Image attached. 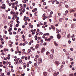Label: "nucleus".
Instances as JSON below:
<instances>
[{
  "label": "nucleus",
  "instance_id": "f3484780",
  "mask_svg": "<svg viewBox=\"0 0 76 76\" xmlns=\"http://www.w3.org/2000/svg\"><path fill=\"white\" fill-rule=\"evenodd\" d=\"M15 18H17V20H19V18L18 16L15 17Z\"/></svg>",
  "mask_w": 76,
  "mask_h": 76
},
{
  "label": "nucleus",
  "instance_id": "4be33fe9",
  "mask_svg": "<svg viewBox=\"0 0 76 76\" xmlns=\"http://www.w3.org/2000/svg\"><path fill=\"white\" fill-rule=\"evenodd\" d=\"M34 38H35V40L36 41H37V36H35L34 37Z\"/></svg>",
  "mask_w": 76,
  "mask_h": 76
},
{
  "label": "nucleus",
  "instance_id": "9d476101",
  "mask_svg": "<svg viewBox=\"0 0 76 76\" xmlns=\"http://www.w3.org/2000/svg\"><path fill=\"white\" fill-rule=\"evenodd\" d=\"M47 72H43V76H47Z\"/></svg>",
  "mask_w": 76,
  "mask_h": 76
},
{
  "label": "nucleus",
  "instance_id": "0eeeda50",
  "mask_svg": "<svg viewBox=\"0 0 76 76\" xmlns=\"http://www.w3.org/2000/svg\"><path fill=\"white\" fill-rule=\"evenodd\" d=\"M45 51V48H43L41 50V53H44V52Z\"/></svg>",
  "mask_w": 76,
  "mask_h": 76
},
{
  "label": "nucleus",
  "instance_id": "3c124183",
  "mask_svg": "<svg viewBox=\"0 0 76 76\" xmlns=\"http://www.w3.org/2000/svg\"><path fill=\"white\" fill-rule=\"evenodd\" d=\"M14 29L15 30V31H16V30H17V28L16 27H15L14 28Z\"/></svg>",
  "mask_w": 76,
  "mask_h": 76
},
{
  "label": "nucleus",
  "instance_id": "603ef678",
  "mask_svg": "<svg viewBox=\"0 0 76 76\" xmlns=\"http://www.w3.org/2000/svg\"><path fill=\"white\" fill-rule=\"evenodd\" d=\"M4 28H5V29H7V26H4Z\"/></svg>",
  "mask_w": 76,
  "mask_h": 76
},
{
  "label": "nucleus",
  "instance_id": "a211bd4d",
  "mask_svg": "<svg viewBox=\"0 0 76 76\" xmlns=\"http://www.w3.org/2000/svg\"><path fill=\"white\" fill-rule=\"evenodd\" d=\"M1 9H6V7H3H3L1 6Z\"/></svg>",
  "mask_w": 76,
  "mask_h": 76
},
{
  "label": "nucleus",
  "instance_id": "39448f33",
  "mask_svg": "<svg viewBox=\"0 0 76 76\" xmlns=\"http://www.w3.org/2000/svg\"><path fill=\"white\" fill-rule=\"evenodd\" d=\"M55 63L56 64L57 66H58V65L60 64V63L58 61H55Z\"/></svg>",
  "mask_w": 76,
  "mask_h": 76
},
{
  "label": "nucleus",
  "instance_id": "58836bf2",
  "mask_svg": "<svg viewBox=\"0 0 76 76\" xmlns=\"http://www.w3.org/2000/svg\"><path fill=\"white\" fill-rule=\"evenodd\" d=\"M25 26L24 25L22 26V28H25Z\"/></svg>",
  "mask_w": 76,
  "mask_h": 76
},
{
  "label": "nucleus",
  "instance_id": "37998d69",
  "mask_svg": "<svg viewBox=\"0 0 76 76\" xmlns=\"http://www.w3.org/2000/svg\"><path fill=\"white\" fill-rule=\"evenodd\" d=\"M68 42L69 44H70L71 43V41H70V40H69L68 41Z\"/></svg>",
  "mask_w": 76,
  "mask_h": 76
},
{
  "label": "nucleus",
  "instance_id": "72a5a7b5",
  "mask_svg": "<svg viewBox=\"0 0 76 76\" xmlns=\"http://www.w3.org/2000/svg\"><path fill=\"white\" fill-rule=\"evenodd\" d=\"M69 76H74L73 74H72L69 75Z\"/></svg>",
  "mask_w": 76,
  "mask_h": 76
},
{
  "label": "nucleus",
  "instance_id": "423d86ee",
  "mask_svg": "<svg viewBox=\"0 0 76 76\" xmlns=\"http://www.w3.org/2000/svg\"><path fill=\"white\" fill-rule=\"evenodd\" d=\"M38 60H39V63H42V59H41V58H39Z\"/></svg>",
  "mask_w": 76,
  "mask_h": 76
},
{
  "label": "nucleus",
  "instance_id": "5701e85b",
  "mask_svg": "<svg viewBox=\"0 0 76 76\" xmlns=\"http://www.w3.org/2000/svg\"><path fill=\"white\" fill-rule=\"evenodd\" d=\"M39 34L40 35H42L43 34V33L42 32H40L39 33Z\"/></svg>",
  "mask_w": 76,
  "mask_h": 76
},
{
  "label": "nucleus",
  "instance_id": "a18cd8bd",
  "mask_svg": "<svg viewBox=\"0 0 76 76\" xmlns=\"http://www.w3.org/2000/svg\"><path fill=\"white\" fill-rule=\"evenodd\" d=\"M20 30H21V29H20V28H18V32H20Z\"/></svg>",
  "mask_w": 76,
  "mask_h": 76
},
{
  "label": "nucleus",
  "instance_id": "393cba45",
  "mask_svg": "<svg viewBox=\"0 0 76 76\" xmlns=\"http://www.w3.org/2000/svg\"><path fill=\"white\" fill-rule=\"evenodd\" d=\"M25 12V10L23 9L22 11V12H23V13Z\"/></svg>",
  "mask_w": 76,
  "mask_h": 76
},
{
  "label": "nucleus",
  "instance_id": "6e6d98bb",
  "mask_svg": "<svg viewBox=\"0 0 76 76\" xmlns=\"http://www.w3.org/2000/svg\"><path fill=\"white\" fill-rule=\"evenodd\" d=\"M33 40H31L30 42L31 43H33Z\"/></svg>",
  "mask_w": 76,
  "mask_h": 76
},
{
  "label": "nucleus",
  "instance_id": "20e7f679",
  "mask_svg": "<svg viewBox=\"0 0 76 76\" xmlns=\"http://www.w3.org/2000/svg\"><path fill=\"white\" fill-rule=\"evenodd\" d=\"M48 71L49 72H53V69L52 68H50L49 69Z\"/></svg>",
  "mask_w": 76,
  "mask_h": 76
},
{
  "label": "nucleus",
  "instance_id": "f8f14e48",
  "mask_svg": "<svg viewBox=\"0 0 76 76\" xmlns=\"http://www.w3.org/2000/svg\"><path fill=\"white\" fill-rule=\"evenodd\" d=\"M51 27H52L53 29V31H55V27L53 25H52L51 26Z\"/></svg>",
  "mask_w": 76,
  "mask_h": 76
},
{
  "label": "nucleus",
  "instance_id": "c9c22d12",
  "mask_svg": "<svg viewBox=\"0 0 76 76\" xmlns=\"http://www.w3.org/2000/svg\"><path fill=\"white\" fill-rule=\"evenodd\" d=\"M31 51V49H29L28 50V53H30Z\"/></svg>",
  "mask_w": 76,
  "mask_h": 76
},
{
  "label": "nucleus",
  "instance_id": "ea45409f",
  "mask_svg": "<svg viewBox=\"0 0 76 76\" xmlns=\"http://www.w3.org/2000/svg\"><path fill=\"white\" fill-rule=\"evenodd\" d=\"M15 26L16 27H18V26H19V24H16L15 25Z\"/></svg>",
  "mask_w": 76,
  "mask_h": 76
},
{
  "label": "nucleus",
  "instance_id": "c03bdc74",
  "mask_svg": "<svg viewBox=\"0 0 76 76\" xmlns=\"http://www.w3.org/2000/svg\"><path fill=\"white\" fill-rule=\"evenodd\" d=\"M3 63L4 64H5V63H6V62L4 61H3Z\"/></svg>",
  "mask_w": 76,
  "mask_h": 76
},
{
  "label": "nucleus",
  "instance_id": "7ed1b4c3",
  "mask_svg": "<svg viewBox=\"0 0 76 76\" xmlns=\"http://www.w3.org/2000/svg\"><path fill=\"white\" fill-rule=\"evenodd\" d=\"M76 8L71 9L70 13H71V12H73V13H74V12H75L76 11L75 10H76Z\"/></svg>",
  "mask_w": 76,
  "mask_h": 76
},
{
  "label": "nucleus",
  "instance_id": "4d7b16f0",
  "mask_svg": "<svg viewBox=\"0 0 76 76\" xmlns=\"http://www.w3.org/2000/svg\"><path fill=\"white\" fill-rule=\"evenodd\" d=\"M16 33L14 31L13 32V34H14V35H15V34Z\"/></svg>",
  "mask_w": 76,
  "mask_h": 76
},
{
  "label": "nucleus",
  "instance_id": "0e129e2a",
  "mask_svg": "<svg viewBox=\"0 0 76 76\" xmlns=\"http://www.w3.org/2000/svg\"><path fill=\"white\" fill-rule=\"evenodd\" d=\"M33 6H35V4L34 3H33Z\"/></svg>",
  "mask_w": 76,
  "mask_h": 76
},
{
  "label": "nucleus",
  "instance_id": "f03ea898",
  "mask_svg": "<svg viewBox=\"0 0 76 76\" xmlns=\"http://www.w3.org/2000/svg\"><path fill=\"white\" fill-rule=\"evenodd\" d=\"M57 37L58 39H60V38H61V36L60 34H58L57 35Z\"/></svg>",
  "mask_w": 76,
  "mask_h": 76
},
{
  "label": "nucleus",
  "instance_id": "49530a36",
  "mask_svg": "<svg viewBox=\"0 0 76 76\" xmlns=\"http://www.w3.org/2000/svg\"><path fill=\"white\" fill-rule=\"evenodd\" d=\"M10 75V72H8L7 73V75Z\"/></svg>",
  "mask_w": 76,
  "mask_h": 76
},
{
  "label": "nucleus",
  "instance_id": "7c9ffc66",
  "mask_svg": "<svg viewBox=\"0 0 76 76\" xmlns=\"http://www.w3.org/2000/svg\"><path fill=\"white\" fill-rule=\"evenodd\" d=\"M65 7L66 8H68V7H69V6H68V5H65Z\"/></svg>",
  "mask_w": 76,
  "mask_h": 76
},
{
  "label": "nucleus",
  "instance_id": "a878e982",
  "mask_svg": "<svg viewBox=\"0 0 76 76\" xmlns=\"http://www.w3.org/2000/svg\"><path fill=\"white\" fill-rule=\"evenodd\" d=\"M70 50L71 51H73V48H71Z\"/></svg>",
  "mask_w": 76,
  "mask_h": 76
},
{
  "label": "nucleus",
  "instance_id": "1a4fd4ad",
  "mask_svg": "<svg viewBox=\"0 0 76 76\" xmlns=\"http://www.w3.org/2000/svg\"><path fill=\"white\" fill-rule=\"evenodd\" d=\"M54 42L55 45V46H56V47H58V44H57V43L56 42V41H54Z\"/></svg>",
  "mask_w": 76,
  "mask_h": 76
},
{
  "label": "nucleus",
  "instance_id": "dca6fc26",
  "mask_svg": "<svg viewBox=\"0 0 76 76\" xmlns=\"http://www.w3.org/2000/svg\"><path fill=\"white\" fill-rule=\"evenodd\" d=\"M50 35V34H49V33H46V34H44V35H45V36H48Z\"/></svg>",
  "mask_w": 76,
  "mask_h": 76
},
{
  "label": "nucleus",
  "instance_id": "6ab92c4d",
  "mask_svg": "<svg viewBox=\"0 0 76 76\" xmlns=\"http://www.w3.org/2000/svg\"><path fill=\"white\" fill-rule=\"evenodd\" d=\"M66 34V32H64L63 33L62 35H63V36H65Z\"/></svg>",
  "mask_w": 76,
  "mask_h": 76
},
{
  "label": "nucleus",
  "instance_id": "f257e3e1",
  "mask_svg": "<svg viewBox=\"0 0 76 76\" xmlns=\"http://www.w3.org/2000/svg\"><path fill=\"white\" fill-rule=\"evenodd\" d=\"M59 75V72H54L53 74V76H57V75Z\"/></svg>",
  "mask_w": 76,
  "mask_h": 76
},
{
  "label": "nucleus",
  "instance_id": "6e6552de",
  "mask_svg": "<svg viewBox=\"0 0 76 76\" xmlns=\"http://www.w3.org/2000/svg\"><path fill=\"white\" fill-rule=\"evenodd\" d=\"M39 46V45L38 44H37L35 46V48H36V49H37L38 48V47Z\"/></svg>",
  "mask_w": 76,
  "mask_h": 76
},
{
  "label": "nucleus",
  "instance_id": "13d9d810",
  "mask_svg": "<svg viewBox=\"0 0 76 76\" xmlns=\"http://www.w3.org/2000/svg\"><path fill=\"white\" fill-rule=\"evenodd\" d=\"M22 37L23 38H24L25 37V36H24V35H22Z\"/></svg>",
  "mask_w": 76,
  "mask_h": 76
},
{
  "label": "nucleus",
  "instance_id": "de8ad7c7",
  "mask_svg": "<svg viewBox=\"0 0 76 76\" xmlns=\"http://www.w3.org/2000/svg\"><path fill=\"white\" fill-rule=\"evenodd\" d=\"M12 19H13V20H15V17H13H13L12 18Z\"/></svg>",
  "mask_w": 76,
  "mask_h": 76
},
{
  "label": "nucleus",
  "instance_id": "864d4df0",
  "mask_svg": "<svg viewBox=\"0 0 76 76\" xmlns=\"http://www.w3.org/2000/svg\"><path fill=\"white\" fill-rule=\"evenodd\" d=\"M11 51H12V52L14 51V50H13V49L12 48L11 49Z\"/></svg>",
  "mask_w": 76,
  "mask_h": 76
},
{
  "label": "nucleus",
  "instance_id": "680f3d73",
  "mask_svg": "<svg viewBox=\"0 0 76 76\" xmlns=\"http://www.w3.org/2000/svg\"><path fill=\"white\" fill-rule=\"evenodd\" d=\"M20 8L21 9V10H22V9H23V7H21Z\"/></svg>",
  "mask_w": 76,
  "mask_h": 76
},
{
  "label": "nucleus",
  "instance_id": "9b49d317",
  "mask_svg": "<svg viewBox=\"0 0 76 76\" xmlns=\"http://www.w3.org/2000/svg\"><path fill=\"white\" fill-rule=\"evenodd\" d=\"M64 21V19H63V18H60L59 19V22H63Z\"/></svg>",
  "mask_w": 76,
  "mask_h": 76
},
{
  "label": "nucleus",
  "instance_id": "aec40b11",
  "mask_svg": "<svg viewBox=\"0 0 76 76\" xmlns=\"http://www.w3.org/2000/svg\"><path fill=\"white\" fill-rule=\"evenodd\" d=\"M16 22L17 23H18V24L20 23V22L19 21V20H16Z\"/></svg>",
  "mask_w": 76,
  "mask_h": 76
},
{
  "label": "nucleus",
  "instance_id": "a19ab883",
  "mask_svg": "<svg viewBox=\"0 0 76 76\" xmlns=\"http://www.w3.org/2000/svg\"><path fill=\"white\" fill-rule=\"evenodd\" d=\"M74 15L75 17H76V12L74 13Z\"/></svg>",
  "mask_w": 76,
  "mask_h": 76
},
{
  "label": "nucleus",
  "instance_id": "c85d7f7f",
  "mask_svg": "<svg viewBox=\"0 0 76 76\" xmlns=\"http://www.w3.org/2000/svg\"><path fill=\"white\" fill-rule=\"evenodd\" d=\"M19 62H20V63H22V59L20 60Z\"/></svg>",
  "mask_w": 76,
  "mask_h": 76
},
{
  "label": "nucleus",
  "instance_id": "2f4dec72",
  "mask_svg": "<svg viewBox=\"0 0 76 76\" xmlns=\"http://www.w3.org/2000/svg\"><path fill=\"white\" fill-rule=\"evenodd\" d=\"M70 61H73V58H70Z\"/></svg>",
  "mask_w": 76,
  "mask_h": 76
},
{
  "label": "nucleus",
  "instance_id": "bb28decb",
  "mask_svg": "<svg viewBox=\"0 0 76 76\" xmlns=\"http://www.w3.org/2000/svg\"><path fill=\"white\" fill-rule=\"evenodd\" d=\"M20 16H22V15H23V12H21L20 14Z\"/></svg>",
  "mask_w": 76,
  "mask_h": 76
},
{
  "label": "nucleus",
  "instance_id": "79ce46f5",
  "mask_svg": "<svg viewBox=\"0 0 76 76\" xmlns=\"http://www.w3.org/2000/svg\"><path fill=\"white\" fill-rule=\"evenodd\" d=\"M8 63L9 65H11V62H8Z\"/></svg>",
  "mask_w": 76,
  "mask_h": 76
},
{
  "label": "nucleus",
  "instance_id": "e2e57ef3",
  "mask_svg": "<svg viewBox=\"0 0 76 76\" xmlns=\"http://www.w3.org/2000/svg\"><path fill=\"white\" fill-rule=\"evenodd\" d=\"M27 67H29V64H27L26 65Z\"/></svg>",
  "mask_w": 76,
  "mask_h": 76
},
{
  "label": "nucleus",
  "instance_id": "b1692460",
  "mask_svg": "<svg viewBox=\"0 0 76 76\" xmlns=\"http://www.w3.org/2000/svg\"><path fill=\"white\" fill-rule=\"evenodd\" d=\"M17 51H19V47H17Z\"/></svg>",
  "mask_w": 76,
  "mask_h": 76
},
{
  "label": "nucleus",
  "instance_id": "052dcab7",
  "mask_svg": "<svg viewBox=\"0 0 76 76\" xmlns=\"http://www.w3.org/2000/svg\"><path fill=\"white\" fill-rule=\"evenodd\" d=\"M11 23H13V21H10Z\"/></svg>",
  "mask_w": 76,
  "mask_h": 76
},
{
  "label": "nucleus",
  "instance_id": "cd10ccee",
  "mask_svg": "<svg viewBox=\"0 0 76 76\" xmlns=\"http://www.w3.org/2000/svg\"><path fill=\"white\" fill-rule=\"evenodd\" d=\"M37 39H38L39 41V40L41 39V38L39 37H38Z\"/></svg>",
  "mask_w": 76,
  "mask_h": 76
},
{
  "label": "nucleus",
  "instance_id": "c756f323",
  "mask_svg": "<svg viewBox=\"0 0 76 76\" xmlns=\"http://www.w3.org/2000/svg\"><path fill=\"white\" fill-rule=\"evenodd\" d=\"M56 3L57 4H59V2H58V1H56Z\"/></svg>",
  "mask_w": 76,
  "mask_h": 76
},
{
  "label": "nucleus",
  "instance_id": "e433bc0d",
  "mask_svg": "<svg viewBox=\"0 0 76 76\" xmlns=\"http://www.w3.org/2000/svg\"><path fill=\"white\" fill-rule=\"evenodd\" d=\"M34 15H35L36 16H37V12H35L34 13Z\"/></svg>",
  "mask_w": 76,
  "mask_h": 76
},
{
  "label": "nucleus",
  "instance_id": "8fccbe9b",
  "mask_svg": "<svg viewBox=\"0 0 76 76\" xmlns=\"http://www.w3.org/2000/svg\"><path fill=\"white\" fill-rule=\"evenodd\" d=\"M51 51H52V53H54V49H52V50Z\"/></svg>",
  "mask_w": 76,
  "mask_h": 76
},
{
  "label": "nucleus",
  "instance_id": "2eb2a0df",
  "mask_svg": "<svg viewBox=\"0 0 76 76\" xmlns=\"http://www.w3.org/2000/svg\"><path fill=\"white\" fill-rule=\"evenodd\" d=\"M18 63H19V61H17L15 62L14 63V64H15V65H16Z\"/></svg>",
  "mask_w": 76,
  "mask_h": 76
},
{
  "label": "nucleus",
  "instance_id": "5fc2aeb1",
  "mask_svg": "<svg viewBox=\"0 0 76 76\" xmlns=\"http://www.w3.org/2000/svg\"><path fill=\"white\" fill-rule=\"evenodd\" d=\"M8 18L9 19H11V17L10 16H9L8 17Z\"/></svg>",
  "mask_w": 76,
  "mask_h": 76
},
{
  "label": "nucleus",
  "instance_id": "f704fd0d",
  "mask_svg": "<svg viewBox=\"0 0 76 76\" xmlns=\"http://www.w3.org/2000/svg\"><path fill=\"white\" fill-rule=\"evenodd\" d=\"M28 37L30 38H31L32 37V35L31 34H29L28 35Z\"/></svg>",
  "mask_w": 76,
  "mask_h": 76
},
{
  "label": "nucleus",
  "instance_id": "69168bd1",
  "mask_svg": "<svg viewBox=\"0 0 76 76\" xmlns=\"http://www.w3.org/2000/svg\"><path fill=\"white\" fill-rule=\"evenodd\" d=\"M15 10H17V7H15Z\"/></svg>",
  "mask_w": 76,
  "mask_h": 76
},
{
  "label": "nucleus",
  "instance_id": "4468645a",
  "mask_svg": "<svg viewBox=\"0 0 76 76\" xmlns=\"http://www.w3.org/2000/svg\"><path fill=\"white\" fill-rule=\"evenodd\" d=\"M70 34L69 33L68 34L67 37L68 38H70Z\"/></svg>",
  "mask_w": 76,
  "mask_h": 76
},
{
  "label": "nucleus",
  "instance_id": "774afa93",
  "mask_svg": "<svg viewBox=\"0 0 76 76\" xmlns=\"http://www.w3.org/2000/svg\"><path fill=\"white\" fill-rule=\"evenodd\" d=\"M74 76H76V72L74 73Z\"/></svg>",
  "mask_w": 76,
  "mask_h": 76
},
{
  "label": "nucleus",
  "instance_id": "412c9836",
  "mask_svg": "<svg viewBox=\"0 0 76 76\" xmlns=\"http://www.w3.org/2000/svg\"><path fill=\"white\" fill-rule=\"evenodd\" d=\"M11 4H12V5H13V6H15V5H16V3H12Z\"/></svg>",
  "mask_w": 76,
  "mask_h": 76
},
{
  "label": "nucleus",
  "instance_id": "09e8293b",
  "mask_svg": "<svg viewBox=\"0 0 76 76\" xmlns=\"http://www.w3.org/2000/svg\"><path fill=\"white\" fill-rule=\"evenodd\" d=\"M24 20H25V19H26V16H24Z\"/></svg>",
  "mask_w": 76,
  "mask_h": 76
},
{
  "label": "nucleus",
  "instance_id": "338daca9",
  "mask_svg": "<svg viewBox=\"0 0 76 76\" xmlns=\"http://www.w3.org/2000/svg\"><path fill=\"white\" fill-rule=\"evenodd\" d=\"M32 12H35V10H32Z\"/></svg>",
  "mask_w": 76,
  "mask_h": 76
},
{
  "label": "nucleus",
  "instance_id": "bf43d9fd",
  "mask_svg": "<svg viewBox=\"0 0 76 76\" xmlns=\"http://www.w3.org/2000/svg\"><path fill=\"white\" fill-rule=\"evenodd\" d=\"M34 66H37V63H34Z\"/></svg>",
  "mask_w": 76,
  "mask_h": 76
},
{
  "label": "nucleus",
  "instance_id": "473e14b6",
  "mask_svg": "<svg viewBox=\"0 0 76 76\" xmlns=\"http://www.w3.org/2000/svg\"><path fill=\"white\" fill-rule=\"evenodd\" d=\"M36 58H39V56H38V55H36Z\"/></svg>",
  "mask_w": 76,
  "mask_h": 76
},
{
  "label": "nucleus",
  "instance_id": "ddd939ff",
  "mask_svg": "<svg viewBox=\"0 0 76 76\" xmlns=\"http://www.w3.org/2000/svg\"><path fill=\"white\" fill-rule=\"evenodd\" d=\"M46 54L47 56H48L50 54V52H49L48 51L46 52Z\"/></svg>",
  "mask_w": 76,
  "mask_h": 76
},
{
  "label": "nucleus",
  "instance_id": "4c0bfd02",
  "mask_svg": "<svg viewBox=\"0 0 76 76\" xmlns=\"http://www.w3.org/2000/svg\"><path fill=\"white\" fill-rule=\"evenodd\" d=\"M75 37H73V38H72V40H73V41H75Z\"/></svg>",
  "mask_w": 76,
  "mask_h": 76
}]
</instances>
